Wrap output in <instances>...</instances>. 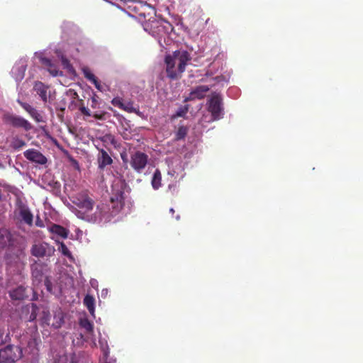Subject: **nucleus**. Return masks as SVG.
Returning <instances> with one entry per match:
<instances>
[{
    "label": "nucleus",
    "instance_id": "f257e3e1",
    "mask_svg": "<svg viewBox=\"0 0 363 363\" xmlns=\"http://www.w3.org/2000/svg\"><path fill=\"white\" fill-rule=\"evenodd\" d=\"M123 183L116 180L112 185L111 202L112 211L108 213V207L101 204L94 207L93 201L85 194H79L74 198L73 203L79 208L77 216L91 223H106L111 220V217L119 213L125 203V198L122 191Z\"/></svg>",
    "mask_w": 363,
    "mask_h": 363
},
{
    "label": "nucleus",
    "instance_id": "f03ea898",
    "mask_svg": "<svg viewBox=\"0 0 363 363\" xmlns=\"http://www.w3.org/2000/svg\"><path fill=\"white\" fill-rule=\"evenodd\" d=\"M190 60L189 52L183 50H177L172 55H167L165 58L167 76L171 79L177 78L184 72L186 65Z\"/></svg>",
    "mask_w": 363,
    "mask_h": 363
},
{
    "label": "nucleus",
    "instance_id": "7ed1b4c3",
    "mask_svg": "<svg viewBox=\"0 0 363 363\" xmlns=\"http://www.w3.org/2000/svg\"><path fill=\"white\" fill-rule=\"evenodd\" d=\"M208 111L211 113L210 117L203 116L201 123H210L221 118L223 116V110L221 105V99L218 94H213L208 102Z\"/></svg>",
    "mask_w": 363,
    "mask_h": 363
},
{
    "label": "nucleus",
    "instance_id": "20e7f679",
    "mask_svg": "<svg viewBox=\"0 0 363 363\" xmlns=\"http://www.w3.org/2000/svg\"><path fill=\"white\" fill-rule=\"evenodd\" d=\"M145 31L149 32L152 35L157 38L158 43L162 45V38L171 29L169 23L163 21H153L151 23H146L144 26Z\"/></svg>",
    "mask_w": 363,
    "mask_h": 363
},
{
    "label": "nucleus",
    "instance_id": "39448f33",
    "mask_svg": "<svg viewBox=\"0 0 363 363\" xmlns=\"http://www.w3.org/2000/svg\"><path fill=\"white\" fill-rule=\"evenodd\" d=\"M22 357V350L18 346L8 345L0 350V363H13Z\"/></svg>",
    "mask_w": 363,
    "mask_h": 363
},
{
    "label": "nucleus",
    "instance_id": "423d86ee",
    "mask_svg": "<svg viewBox=\"0 0 363 363\" xmlns=\"http://www.w3.org/2000/svg\"><path fill=\"white\" fill-rule=\"evenodd\" d=\"M168 170V176L173 179H182L184 176V166L182 161L179 157L169 158L167 160Z\"/></svg>",
    "mask_w": 363,
    "mask_h": 363
},
{
    "label": "nucleus",
    "instance_id": "0eeeda50",
    "mask_svg": "<svg viewBox=\"0 0 363 363\" xmlns=\"http://www.w3.org/2000/svg\"><path fill=\"white\" fill-rule=\"evenodd\" d=\"M4 121L7 124L15 128H21L25 130L32 129V125L27 120L19 116L7 113L4 115Z\"/></svg>",
    "mask_w": 363,
    "mask_h": 363
},
{
    "label": "nucleus",
    "instance_id": "6e6552de",
    "mask_svg": "<svg viewBox=\"0 0 363 363\" xmlns=\"http://www.w3.org/2000/svg\"><path fill=\"white\" fill-rule=\"evenodd\" d=\"M148 161V156L141 152H135L130 157V165L138 173L142 172Z\"/></svg>",
    "mask_w": 363,
    "mask_h": 363
},
{
    "label": "nucleus",
    "instance_id": "1a4fd4ad",
    "mask_svg": "<svg viewBox=\"0 0 363 363\" xmlns=\"http://www.w3.org/2000/svg\"><path fill=\"white\" fill-rule=\"evenodd\" d=\"M79 324L80 326L86 330L87 335L84 337L82 334H79L77 340H73V342L79 345H82L84 342H89V336H91L93 333V324L86 318H81Z\"/></svg>",
    "mask_w": 363,
    "mask_h": 363
},
{
    "label": "nucleus",
    "instance_id": "9d476101",
    "mask_svg": "<svg viewBox=\"0 0 363 363\" xmlns=\"http://www.w3.org/2000/svg\"><path fill=\"white\" fill-rule=\"evenodd\" d=\"M26 66L27 64L26 60L21 59L11 69V75L16 82H20L23 79Z\"/></svg>",
    "mask_w": 363,
    "mask_h": 363
},
{
    "label": "nucleus",
    "instance_id": "9b49d317",
    "mask_svg": "<svg viewBox=\"0 0 363 363\" xmlns=\"http://www.w3.org/2000/svg\"><path fill=\"white\" fill-rule=\"evenodd\" d=\"M24 157L35 163L45 164L47 162V158L39 151L35 149H29L24 152Z\"/></svg>",
    "mask_w": 363,
    "mask_h": 363
},
{
    "label": "nucleus",
    "instance_id": "f8f14e48",
    "mask_svg": "<svg viewBox=\"0 0 363 363\" xmlns=\"http://www.w3.org/2000/svg\"><path fill=\"white\" fill-rule=\"evenodd\" d=\"M53 251L54 249L45 242L35 244L32 247L33 255L38 257L50 255Z\"/></svg>",
    "mask_w": 363,
    "mask_h": 363
},
{
    "label": "nucleus",
    "instance_id": "ddd939ff",
    "mask_svg": "<svg viewBox=\"0 0 363 363\" xmlns=\"http://www.w3.org/2000/svg\"><path fill=\"white\" fill-rule=\"evenodd\" d=\"M36 57L39 58L40 61L48 67V72L53 77L62 75V72L57 69L56 66L52 62L51 60L43 56V53H36Z\"/></svg>",
    "mask_w": 363,
    "mask_h": 363
},
{
    "label": "nucleus",
    "instance_id": "4468645a",
    "mask_svg": "<svg viewBox=\"0 0 363 363\" xmlns=\"http://www.w3.org/2000/svg\"><path fill=\"white\" fill-rule=\"evenodd\" d=\"M133 9L138 13L139 16L145 17L146 14L151 15L155 13V9L152 6L143 1H137Z\"/></svg>",
    "mask_w": 363,
    "mask_h": 363
},
{
    "label": "nucleus",
    "instance_id": "2eb2a0df",
    "mask_svg": "<svg viewBox=\"0 0 363 363\" xmlns=\"http://www.w3.org/2000/svg\"><path fill=\"white\" fill-rule=\"evenodd\" d=\"M209 87L206 85H201L196 87L191 91L187 100L201 99L203 98L208 91Z\"/></svg>",
    "mask_w": 363,
    "mask_h": 363
},
{
    "label": "nucleus",
    "instance_id": "dca6fc26",
    "mask_svg": "<svg viewBox=\"0 0 363 363\" xmlns=\"http://www.w3.org/2000/svg\"><path fill=\"white\" fill-rule=\"evenodd\" d=\"M55 363H77V358L73 353L60 352L55 359Z\"/></svg>",
    "mask_w": 363,
    "mask_h": 363
},
{
    "label": "nucleus",
    "instance_id": "f3484780",
    "mask_svg": "<svg viewBox=\"0 0 363 363\" xmlns=\"http://www.w3.org/2000/svg\"><path fill=\"white\" fill-rule=\"evenodd\" d=\"M18 104L30 114V116L37 122L43 121V116L30 105L24 103L18 99Z\"/></svg>",
    "mask_w": 363,
    "mask_h": 363
},
{
    "label": "nucleus",
    "instance_id": "a211bd4d",
    "mask_svg": "<svg viewBox=\"0 0 363 363\" xmlns=\"http://www.w3.org/2000/svg\"><path fill=\"white\" fill-rule=\"evenodd\" d=\"M49 231L54 235L59 236L62 238H67L68 236L69 231L66 228L59 225H52L48 228Z\"/></svg>",
    "mask_w": 363,
    "mask_h": 363
},
{
    "label": "nucleus",
    "instance_id": "6ab92c4d",
    "mask_svg": "<svg viewBox=\"0 0 363 363\" xmlns=\"http://www.w3.org/2000/svg\"><path fill=\"white\" fill-rule=\"evenodd\" d=\"M98 163L99 167L103 169L112 163V159L105 150H101L98 156Z\"/></svg>",
    "mask_w": 363,
    "mask_h": 363
},
{
    "label": "nucleus",
    "instance_id": "aec40b11",
    "mask_svg": "<svg viewBox=\"0 0 363 363\" xmlns=\"http://www.w3.org/2000/svg\"><path fill=\"white\" fill-rule=\"evenodd\" d=\"M19 216L24 223L29 225H32L33 215L27 207L21 206L19 208Z\"/></svg>",
    "mask_w": 363,
    "mask_h": 363
},
{
    "label": "nucleus",
    "instance_id": "412c9836",
    "mask_svg": "<svg viewBox=\"0 0 363 363\" xmlns=\"http://www.w3.org/2000/svg\"><path fill=\"white\" fill-rule=\"evenodd\" d=\"M34 90L40 96L43 101H46L48 99V87L42 82H37L35 83Z\"/></svg>",
    "mask_w": 363,
    "mask_h": 363
},
{
    "label": "nucleus",
    "instance_id": "4be33fe9",
    "mask_svg": "<svg viewBox=\"0 0 363 363\" xmlns=\"http://www.w3.org/2000/svg\"><path fill=\"white\" fill-rule=\"evenodd\" d=\"M84 304L87 308L88 311H89L90 314L94 317L95 316V299L94 298L87 294L84 298Z\"/></svg>",
    "mask_w": 363,
    "mask_h": 363
},
{
    "label": "nucleus",
    "instance_id": "5701e85b",
    "mask_svg": "<svg viewBox=\"0 0 363 363\" xmlns=\"http://www.w3.org/2000/svg\"><path fill=\"white\" fill-rule=\"evenodd\" d=\"M151 184L155 190L158 189L162 186V175L159 169H156L154 172Z\"/></svg>",
    "mask_w": 363,
    "mask_h": 363
},
{
    "label": "nucleus",
    "instance_id": "b1692460",
    "mask_svg": "<svg viewBox=\"0 0 363 363\" xmlns=\"http://www.w3.org/2000/svg\"><path fill=\"white\" fill-rule=\"evenodd\" d=\"M10 296L14 300L23 299L26 297L25 288L19 286L17 289L10 291Z\"/></svg>",
    "mask_w": 363,
    "mask_h": 363
},
{
    "label": "nucleus",
    "instance_id": "393cba45",
    "mask_svg": "<svg viewBox=\"0 0 363 363\" xmlns=\"http://www.w3.org/2000/svg\"><path fill=\"white\" fill-rule=\"evenodd\" d=\"M10 240L9 233L6 230H0V247L5 246Z\"/></svg>",
    "mask_w": 363,
    "mask_h": 363
},
{
    "label": "nucleus",
    "instance_id": "a878e982",
    "mask_svg": "<svg viewBox=\"0 0 363 363\" xmlns=\"http://www.w3.org/2000/svg\"><path fill=\"white\" fill-rule=\"evenodd\" d=\"M57 244L59 245L58 250L65 257H67L70 259H72V256L70 251L68 250L67 247L61 242L56 240Z\"/></svg>",
    "mask_w": 363,
    "mask_h": 363
},
{
    "label": "nucleus",
    "instance_id": "bb28decb",
    "mask_svg": "<svg viewBox=\"0 0 363 363\" xmlns=\"http://www.w3.org/2000/svg\"><path fill=\"white\" fill-rule=\"evenodd\" d=\"M23 264L20 261V259L18 258L17 260L15 262V266H13L11 264L9 266V270L11 272H16L20 273L23 269Z\"/></svg>",
    "mask_w": 363,
    "mask_h": 363
},
{
    "label": "nucleus",
    "instance_id": "cd10ccee",
    "mask_svg": "<svg viewBox=\"0 0 363 363\" xmlns=\"http://www.w3.org/2000/svg\"><path fill=\"white\" fill-rule=\"evenodd\" d=\"M122 109L129 113H139L138 108L135 107L130 101H124Z\"/></svg>",
    "mask_w": 363,
    "mask_h": 363
},
{
    "label": "nucleus",
    "instance_id": "c85d7f7f",
    "mask_svg": "<svg viewBox=\"0 0 363 363\" xmlns=\"http://www.w3.org/2000/svg\"><path fill=\"white\" fill-rule=\"evenodd\" d=\"M57 56L60 57L62 65L65 69H66L69 73H74V69L72 66L70 65L69 61L62 55L57 53Z\"/></svg>",
    "mask_w": 363,
    "mask_h": 363
},
{
    "label": "nucleus",
    "instance_id": "c756f323",
    "mask_svg": "<svg viewBox=\"0 0 363 363\" xmlns=\"http://www.w3.org/2000/svg\"><path fill=\"white\" fill-rule=\"evenodd\" d=\"M63 316L61 312L56 313L54 316V322L52 323L55 328H60L63 323Z\"/></svg>",
    "mask_w": 363,
    "mask_h": 363
},
{
    "label": "nucleus",
    "instance_id": "7c9ffc66",
    "mask_svg": "<svg viewBox=\"0 0 363 363\" xmlns=\"http://www.w3.org/2000/svg\"><path fill=\"white\" fill-rule=\"evenodd\" d=\"M82 72L84 75V77L89 80L91 82H93L94 80L96 79L94 74L91 72V70L88 67H83L82 68Z\"/></svg>",
    "mask_w": 363,
    "mask_h": 363
},
{
    "label": "nucleus",
    "instance_id": "2f4dec72",
    "mask_svg": "<svg viewBox=\"0 0 363 363\" xmlns=\"http://www.w3.org/2000/svg\"><path fill=\"white\" fill-rule=\"evenodd\" d=\"M187 133V129L184 126H181L179 128L177 132V139H182L184 138Z\"/></svg>",
    "mask_w": 363,
    "mask_h": 363
},
{
    "label": "nucleus",
    "instance_id": "473e14b6",
    "mask_svg": "<svg viewBox=\"0 0 363 363\" xmlns=\"http://www.w3.org/2000/svg\"><path fill=\"white\" fill-rule=\"evenodd\" d=\"M26 145L25 142L19 138H14L12 142V146L14 148H21Z\"/></svg>",
    "mask_w": 363,
    "mask_h": 363
},
{
    "label": "nucleus",
    "instance_id": "72a5a7b5",
    "mask_svg": "<svg viewBox=\"0 0 363 363\" xmlns=\"http://www.w3.org/2000/svg\"><path fill=\"white\" fill-rule=\"evenodd\" d=\"M123 103L124 101H123L122 99L121 98H114L112 101H111V104L114 106H116V107H118L120 108L121 109H122V108L123 107Z\"/></svg>",
    "mask_w": 363,
    "mask_h": 363
},
{
    "label": "nucleus",
    "instance_id": "f704fd0d",
    "mask_svg": "<svg viewBox=\"0 0 363 363\" xmlns=\"http://www.w3.org/2000/svg\"><path fill=\"white\" fill-rule=\"evenodd\" d=\"M50 313L48 311H43V316L41 317L42 323L44 324L49 325V320H50Z\"/></svg>",
    "mask_w": 363,
    "mask_h": 363
},
{
    "label": "nucleus",
    "instance_id": "c9c22d12",
    "mask_svg": "<svg viewBox=\"0 0 363 363\" xmlns=\"http://www.w3.org/2000/svg\"><path fill=\"white\" fill-rule=\"evenodd\" d=\"M188 111L187 106H183L178 109V111L176 113V116L177 117H183L184 116Z\"/></svg>",
    "mask_w": 363,
    "mask_h": 363
},
{
    "label": "nucleus",
    "instance_id": "e433bc0d",
    "mask_svg": "<svg viewBox=\"0 0 363 363\" xmlns=\"http://www.w3.org/2000/svg\"><path fill=\"white\" fill-rule=\"evenodd\" d=\"M79 110L82 114L87 116H91V111L88 108H86L85 106H82V107H80Z\"/></svg>",
    "mask_w": 363,
    "mask_h": 363
},
{
    "label": "nucleus",
    "instance_id": "4c0bfd02",
    "mask_svg": "<svg viewBox=\"0 0 363 363\" xmlns=\"http://www.w3.org/2000/svg\"><path fill=\"white\" fill-rule=\"evenodd\" d=\"M7 335H4V332L0 329V345L4 344L6 341Z\"/></svg>",
    "mask_w": 363,
    "mask_h": 363
},
{
    "label": "nucleus",
    "instance_id": "58836bf2",
    "mask_svg": "<svg viewBox=\"0 0 363 363\" xmlns=\"http://www.w3.org/2000/svg\"><path fill=\"white\" fill-rule=\"evenodd\" d=\"M95 87L100 91H104V89L103 87V86L97 81V79L94 80L93 82H92Z\"/></svg>",
    "mask_w": 363,
    "mask_h": 363
},
{
    "label": "nucleus",
    "instance_id": "ea45409f",
    "mask_svg": "<svg viewBox=\"0 0 363 363\" xmlns=\"http://www.w3.org/2000/svg\"><path fill=\"white\" fill-rule=\"evenodd\" d=\"M90 284L91 286L95 289H98V286H99V284H98V281L95 279H91L90 280Z\"/></svg>",
    "mask_w": 363,
    "mask_h": 363
},
{
    "label": "nucleus",
    "instance_id": "a19ab883",
    "mask_svg": "<svg viewBox=\"0 0 363 363\" xmlns=\"http://www.w3.org/2000/svg\"><path fill=\"white\" fill-rule=\"evenodd\" d=\"M101 349H102V350L104 352V356L106 357L107 355H108V353L107 345L106 344L102 345H101Z\"/></svg>",
    "mask_w": 363,
    "mask_h": 363
},
{
    "label": "nucleus",
    "instance_id": "79ce46f5",
    "mask_svg": "<svg viewBox=\"0 0 363 363\" xmlns=\"http://www.w3.org/2000/svg\"><path fill=\"white\" fill-rule=\"evenodd\" d=\"M32 308H33V313H35V305L34 304H32ZM36 318V315H34L33 313H32L31 316H30V320H34Z\"/></svg>",
    "mask_w": 363,
    "mask_h": 363
},
{
    "label": "nucleus",
    "instance_id": "37998d69",
    "mask_svg": "<svg viewBox=\"0 0 363 363\" xmlns=\"http://www.w3.org/2000/svg\"><path fill=\"white\" fill-rule=\"evenodd\" d=\"M107 294H108V289H103V290L101 291V296H102L103 298H106V296H107Z\"/></svg>",
    "mask_w": 363,
    "mask_h": 363
},
{
    "label": "nucleus",
    "instance_id": "c03bdc74",
    "mask_svg": "<svg viewBox=\"0 0 363 363\" xmlns=\"http://www.w3.org/2000/svg\"><path fill=\"white\" fill-rule=\"evenodd\" d=\"M91 346H96V342L93 339H90Z\"/></svg>",
    "mask_w": 363,
    "mask_h": 363
},
{
    "label": "nucleus",
    "instance_id": "a18cd8bd",
    "mask_svg": "<svg viewBox=\"0 0 363 363\" xmlns=\"http://www.w3.org/2000/svg\"><path fill=\"white\" fill-rule=\"evenodd\" d=\"M82 235V231L80 230H78V231H77V237L79 238V235Z\"/></svg>",
    "mask_w": 363,
    "mask_h": 363
},
{
    "label": "nucleus",
    "instance_id": "49530a36",
    "mask_svg": "<svg viewBox=\"0 0 363 363\" xmlns=\"http://www.w3.org/2000/svg\"><path fill=\"white\" fill-rule=\"evenodd\" d=\"M91 99H92L93 104L96 103V99L95 98V96H93Z\"/></svg>",
    "mask_w": 363,
    "mask_h": 363
},
{
    "label": "nucleus",
    "instance_id": "de8ad7c7",
    "mask_svg": "<svg viewBox=\"0 0 363 363\" xmlns=\"http://www.w3.org/2000/svg\"><path fill=\"white\" fill-rule=\"evenodd\" d=\"M169 211H170L172 213H174V208H170Z\"/></svg>",
    "mask_w": 363,
    "mask_h": 363
}]
</instances>
